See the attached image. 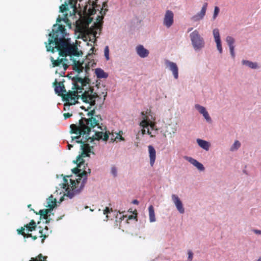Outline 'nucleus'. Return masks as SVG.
Returning <instances> with one entry per match:
<instances>
[{"mask_svg": "<svg viewBox=\"0 0 261 261\" xmlns=\"http://www.w3.org/2000/svg\"><path fill=\"white\" fill-rule=\"evenodd\" d=\"M28 238H32L34 240H35L37 239L38 237L36 236H33L32 234V237H28Z\"/></svg>", "mask_w": 261, "mask_h": 261, "instance_id": "obj_45", "label": "nucleus"}, {"mask_svg": "<svg viewBox=\"0 0 261 261\" xmlns=\"http://www.w3.org/2000/svg\"><path fill=\"white\" fill-rule=\"evenodd\" d=\"M176 126L174 124H169L165 126L164 129V135L165 137L168 136L170 137L176 132Z\"/></svg>", "mask_w": 261, "mask_h": 261, "instance_id": "obj_12", "label": "nucleus"}, {"mask_svg": "<svg viewBox=\"0 0 261 261\" xmlns=\"http://www.w3.org/2000/svg\"><path fill=\"white\" fill-rule=\"evenodd\" d=\"M97 1L93 2L91 3L90 0H88V3L89 5V8L88 5L86 4L85 5H83V4L80 3L79 4V11L78 14L80 17L77 21H76V27L78 28H85L88 27L89 24L92 21V18L90 17V16L96 13L97 10L99 11V8H100V5H97ZM80 3L82 2V0H79Z\"/></svg>", "mask_w": 261, "mask_h": 261, "instance_id": "obj_4", "label": "nucleus"}, {"mask_svg": "<svg viewBox=\"0 0 261 261\" xmlns=\"http://www.w3.org/2000/svg\"><path fill=\"white\" fill-rule=\"evenodd\" d=\"M230 54L233 58L235 57V54H234V47H231L229 48Z\"/></svg>", "mask_w": 261, "mask_h": 261, "instance_id": "obj_39", "label": "nucleus"}, {"mask_svg": "<svg viewBox=\"0 0 261 261\" xmlns=\"http://www.w3.org/2000/svg\"><path fill=\"white\" fill-rule=\"evenodd\" d=\"M186 159L188 162L196 167L199 170L203 171L204 170L203 165L195 159L191 157H186Z\"/></svg>", "mask_w": 261, "mask_h": 261, "instance_id": "obj_15", "label": "nucleus"}, {"mask_svg": "<svg viewBox=\"0 0 261 261\" xmlns=\"http://www.w3.org/2000/svg\"><path fill=\"white\" fill-rule=\"evenodd\" d=\"M133 203L134 204H138V201L137 200H134L133 201Z\"/></svg>", "mask_w": 261, "mask_h": 261, "instance_id": "obj_48", "label": "nucleus"}, {"mask_svg": "<svg viewBox=\"0 0 261 261\" xmlns=\"http://www.w3.org/2000/svg\"><path fill=\"white\" fill-rule=\"evenodd\" d=\"M174 14L171 10L166 11L163 20V24L167 28H169L174 22Z\"/></svg>", "mask_w": 261, "mask_h": 261, "instance_id": "obj_7", "label": "nucleus"}, {"mask_svg": "<svg viewBox=\"0 0 261 261\" xmlns=\"http://www.w3.org/2000/svg\"><path fill=\"white\" fill-rule=\"evenodd\" d=\"M95 73L97 76V77L99 79H105L108 76V73H106L101 68H96L95 70Z\"/></svg>", "mask_w": 261, "mask_h": 261, "instance_id": "obj_19", "label": "nucleus"}, {"mask_svg": "<svg viewBox=\"0 0 261 261\" xmlns=\"http://www.w3.org/2000/svg\"><path fill=\"white\" fill-rule=\"evenodd\" d=\"M141 131L142 135H144L146 133V129H145V128H143Z\"/></svg>", "mask_w": 261, "mask_h": 261, "instance_id": "obj_46", "label": "nucleus"}, {"mask_svg": "<svg viewBox=\"0 0 261 261\" xmlns=\"http://www.w3.org/2000/svg\"><path fill=\"white\" fill-rule=\"evenodd\" d=\"M105 56L107 60H109V48L108 46H106L104 50Z\"/></svg>", "mask_w": 261, "mask_h": 261, "instance_id": "obj_35", "label": "nucleus"}, {"mask_svg": "<svg viewBox=\"0 0 261 261\" xmlns=\"http://www.w3.org/2000/svg\"><path fill=\"white\" fill-rule=\"evenodd\" d=\"M24 229L26 228L27 230L29 231H33L37 228V224L34 220H31L29 224H27L23 226Z\"/></svg>", "mask_w": 261, "mask_h": 261, "instance_id": "obj_17", "label": "nucleus"}, {"mask_svg": "<svg viewBox=\"0 0 261 261\" xmlns=\"http://www.w3.org/2000/svg\"><path fill=\"white\" fill-rule=\"evenodd\" d=\"M202 115L208 122H211V118L207 111H206L204 113L202 114Z\"/></svg>", "mask_w": 261, "mask_h": 261, "instance_id": "obj_36", "label": "nucleus"}, {"mask_svg": "<svg viewBox=\"0 0 261 261\" xmlns=\"http://www.w3.org/2000/svg\"><path fill=\"white\" fill-rule=\"evenodd\" d=\"M88 118L82 117L79 120V124H72L70 125V133L76 135L72 137V141L75 140V143L81 144L82 152L77 156L74 162L77 167L73 168V173L77 174L79 178L76 180L70 179V188L66 189L67 196L72 198L75 195L79 194L84 188L87 181V177H81L83 171V166L84 164L83 158L89 156V153L91 152L93 146H90L86 142H92L94 140H99L102 139L104 141L108 140V134L103 131L106 127L99 125V122L102 120L100 115H95L94 110L87 113Z\"/></svg>", "mask_w": 261, "mask_h": 261, "instance_id": "obj_1", "label": "nucleus"}, {"mask_svg": "<svg viewBox=\"0 0 261 261\" xmlns=\"http://www.w3.org/2000/svg\"><path fill=\"white\" fill-rule=\"evenodd\" d=\"M47 256H43L41 253L35 257H31L29 261H47Z\"/></svg>", "mask_w": 261, "mask_h": 261, "instance_id": "obj_25", "label": "nucleus"}, {"mask_svg": "<svg viewBox=\"0 0 261 261\" xmlns=\"http://www.w3.org/2000/svg\"><path fill=\"white\" fill-rule=\"evenodd\" d=\"M165 64L172 72L174 77L175 79H177L178 77V68L176 63L166 60L165 61Z\"/></svg>", "mask_w": 261, "mask_h": 261, "instance_id": "obj_9", "label": "nucleus"}, {"mask_svg": "<svg viewBox=\"0 0 261 261\" xmlns=\"http://www.w3.org/2000/svg\"><path fill=\"white\" fill-rule=\"evenodd\" d=\"M148 148L150 160V164L151 167H153L156 159V151L152 145H149L148 146Z\"/></svg>", "mask_w": 261, "mask_h": 261, "instance_id": "obj_13", "label": "nucleus"}, {"mask_svg": "<svg viewBox=\"0 0 261 261\" xmlns=\"http://www.w3.org/2000/svg\"><path fill=\"white\" fill-rule=\"evenodd\" d=\"M192 30V28L189 29V30H188V31H189H189H191Z\"/></svg>", "mask_w": 261, "mask_h": 261, "instance_id": "obj_53", "label": "nucleus"}, {"mask_svg": "<svg viewBox=\"0 0 261 261\" xmlns=\"http://www.w3.org/2000/svg\"><path fill=\"white\" fill-rule=\"evenodd\" d=\"M136 51L137 54L141 58H145L149 55L148 50L145 49L142 45H139L136 47Z\"/></svg>", "mask_w": 261, "mask_h": 261, "instance_id": "obj_14", "label": "nucleus"}, {"mask_svg": "<svg viewBox=\"0 0 261 261\" xmlns=\"http://www.w3.org/2000/svg\"><path fill=\"white\" fill-rule=\"evenodd\" d=\"M111 174L113 175L114 177H116L117 175V170L115 166H113L111 168Z\"/></svg>", "mask_w": 261, "mask_h": 261, "instance_id": "obj_37", "label": "nucleus"}, {"mask_svg": "<svg viewBox=\"0 0 261 261\" xmlns=\"http://www.w3.org/2000/svg\"><path fill=\"white\" fill-rule=\"evenodd\" d=\"M192 44L195 50L201 49L204 46L203 38L200 35L197 30H195L190 35Z\"/></svg>", "mask_w": 261, "mask_h": 261, "instance_id": "obj_5", "label": "nucleus"}, {"mask_svg": "<svg viewBox=\"0 0 261 261\" xmlns=\"http://www.w3.org/2000/svg\"><path fill=\"white\" fill-rule=\"evenodd\" d=\"M31 206V204H29V205H28V207H30V206Z\"/></svg>", "mask_w": 261, "mask_h": 261, "instance_id": "obj_54", "label": "nucleus"}, {"mask_svg": "<svg viewBox=\"0 0 261 261\" xmlns=\"http://www.w3.org/2000/svg\"><path fill=\"white\" fill-rule=\"evenodd\" d=\"M195 107L201 114L204 113L206 111L205 108L204 107L199 105H196Z\"/></svg>", "mask_w": 261, "mask_h": 261, "instance_id": "obj_32", "label": "nucleus"}, {"mask_svg": "<svg viewBox=\"0 0 261 261\" xmlns=\"http://www.w3.org/2000/svg\"><path fill=\"white\" fill-rule=\"evenodd\" d=\"M67 14H65L64 15V17L63 18H61L60 16H59L57 19V24L60 25L59 23H60L62 21H64L67 25L71 26V23L67 17Z\"/></svg>", "mask_w": 261, "mask_h": 261, "instance_id": "obj_23", "label": "nucleus"}, {"mask_svg": "<svg viewBox=\"0 0 261 261\" xmlns=\"http://www.w3.org/2000/svg\"><path fill=\"white\" fill-rule=\"evenodd\" d=\"M89 80L88 79H83L81 77L76 76L72 79L73 81V89L76 91H70L67 92L65 86L63 82H57L56 80L54 83L55 91L58 95L62 96L63 100L68 102L69 105H75L77 103V100L81 97L82 100L85 103L89 104V106L86 108L84 106H82V109L88 111V113L92 110L89 111L92 106L95 105L96 98L98 97L97 94L94 92L93 88H89L87 91H85L81 96L79 95L77 93L83 92L84 87L87 85V81ZM95 109H93V110Z\"/></svg>", "mask_w": 261, "mask_h": 261, "instance_id": "obj_3", "label": "nucleus"}, {"mask_svg": "<svg viewBox=\"0 0 261 261\" xmlns=\"http://www.w3.org/2000/svg\"><path fill=\"white\" fill-rule=\"evenodd\" d=\"M197 142L200 147L205 150H208L210 147V144L209 142L200 139H197Z\"/></svg>", "mask_w": 261, "mask_h": 261, "instance_id": "obj_16", "label": "nucleus"}, {"mask_svg": "<svg viewBox=\"0 0 261 261\" xmlns=\"http://www.w3.org/2000/svg\"><path fill=\"white\" fill-rule=\"evenodd\" d=\"M149 221L153 222L155 221V216L154 211V207L152 205H150L148 207Z\"/></svg>", "mask_w": 261, "mask_h": 261, "instance_id": "obj_22", "label": "nucleus"}, {"mask_svg": "<svg viewBox=\"0 0 261 261\" xmlns=\"http://www.w3.org/2000/svg\"><path fill=\"white\" fill-rule=\"evenodd\" d=\"M215 42L216 43L218 51H219V53L220 54H221L222 53V45H221V39L216 40Z\"/></svg>", "mask_w": 261, "mask_h": 261, "instance_id": "obj_34", "label": "nucleus"}, {"mask_svg": "<svg viewBox=\"0 0 261 261\" xmlns=\"http://www.w3.org/2000/svg\"><path fill=\"white\" fill-rule=\"evenodd\" d=\"M24 227H21L19 229H17V231L18 234L22 235L24 238H28V237H32L31 233H26L24 232Z\"/></svg>", "mask_w": 261, "mask_h": 261, "instance_id": "obj_26", "label": "nucleus"}, {"mask_svg": "<svg viewBox=\"0 0 261 261\" xmlns=\"http://www.w3.org/2000/svg\"><path fill=\"white\" fill-rule=\"evenodd\" d=\"M45 229H48V228L47 226H45Z\"/></svg>", "mask_w": 261, "mask_h": 261, "instance_id": "obj_56", "label": "nucleus"}, {"mask_svg": "<svg viewBox=\"0 0 261 261\" xmlns=\"http://www.w3.org/2000/svg\"><path fill=\"white\" fill-rule=\"evenodd\" d=\"M132 217V216H129V219H130Z\"/></svg>", "mask_w": 261, "mask_h": 261, "instance_id": "obj_55", "label": "nucleus"}, {"mask_svg": "<svg viewBox=\"0 0 261 261\" xmlns=\"http://www.w3.org/2000/svg\"><path fill=\"white\" fill-rule=\"evenodd\" d=\"M122 131H119L118 133H115V136L114 134H112L111 137V140L112 141H124V138L122 136Z\"/></svg>", "mask_w": 261, "mask_h": 261, "instance_id": "obj_18", "label": "nucleus"}, {"mask_svg": "<svg viewBox=\"0 0 261 261\" xmlns=\"http://www.w3.org/2000/svg\"><path fill=\"white\" fill-rule=\"evenodd\" d=\"M39 234H40V235L39 236V237L42 238V239L41 240V242L43 243L45 239L47 237V236L45 234H43V230L42 229H40L39 230Z\"/></svg>", "mask_w": 261, "mask_h": 261, "instance_id": "obj_38", "label": "nucleus"}, {"mask_svg": "<svg viewBox=\"0 0 261 261\" xmlns=\"http://www.w3.org/2000/svg\"><path fill=\"white\" fill-rule=\"evenodd\" d=\"M52 210L50 208L43 209L39 211L38 213H36V214H39L41 217H42L43 219L47 220L48 218V215L51 212Z\"/></svg>", "mask_w": 261, "mask_h": 261, "instance_id": "obj_21", "label": "nucleus"}, {"mask_svg": "<svg viewBox=\"0 0 261 261\" xmlns=\"http://www.w3.org/2000/svg\"><path fill=\"white\" fill-rule=\"evenodd\" d=\"M64 180L65 181V186H66V184L68 185V180L66 179L65 178H64Z\"/></svg>", "mask_w": 261, "mask_h": 261, "instance_id": "obj_47", "label": "nucleus"}, {"mask_svg": "<svg viewBox=\"0 0 261 261\" xmlns=\"http://www.w3.org/2000/svg\"><path fill=\"white\" fill-rule=\"evenodd\" d=\"M254 231L256 234H261V230H254Z\"/></svg>", "mask_w": 261, "mask_h": 261, "instance_id": "obj_44", "label": "nucleus"}, {"mask_svg": "<svg viewBox=\"0 0 261 261\" xmlns=\"http://www.w3.org/2000/svg\"><path fill=\"white\" fill-rule=\"evenodd\" d=\"M111 210H110L109 207H106V208L103 211V214L105 215L108 214L110 213Z\"/></svg>", "mask_w": 261, "mask_h": 261, "instance_id": "obj_41", "label": "nucleus"}, {"mask_svg": "<svg viewBox=\"0 0 261 261\" xmlns=\"http://www.w3.org/2000/svg\"><path fill=\"white\" fill-rule=\"evenodd\" d=\"M213 35L215 38V41L220 40V34H219V31L218 29H215L213 30Z\"/></svg>", "mask_w": 261, "mask_h": 261, "instance_id": "obj_31", "label": "nucleus"}, {"mask_svg": "<svg viewBox=\"0 0 261 261\" xmlns=\"http://www.w3.org/2000/svg\"><path fill=\"white\" fill-rule=\"evenodd\" d=\"M77 0H68V3L66 2L64 4H62L60 7V12L63 13L65 11L69 10L68 5H69L70 7L72 9V12H70L71 15H75L76 12H79V9L77 10L76 8V4Z\"/></svg>", "mask_w": 261, "mask_h": 261, "instance_id": "obj_6", "label": "nucleus"}, {"mask_svg": "<svg viewBox=\"0 0 261 261\" xmlns=\"http://www.w3.org/2000/svg\"><path fill=\"white\" fill-rule=\"evenodd\" d=\"M207 5V3H204L203 4L201 11L196 15L193 16L191 17V20L194 21H198L202 19L205 15Z\"/></svg>", "mask_w": 261, "mask_h": 261, "instance_id": "obj_8", "label": "nucleus"}, {"mask_svg": "<svg viewBox=\"0 0 261 261\" xmlns=\"http://www.w3.org/2000/svg\"><path fill=\"white\" fill-rule=\"evenodd\" d=\"M147 133L151 137H154L155 136V134H153L152 132L148 128L147 129Z\"/></svg>", "mask_w": 261, "mask_h": 261, "instance_id": "obj_42", "label": "nucleus"}, {"mask_svg": "<svg viewBox=\"0 0 261 261\" xmlns=\"http://www.w3.org/2000/svg\"><path fill=\"white\" fill-rule=\"evenodd\" d=\"M50 219H48L47 218V220H46V223H49V221H50Z\"/></svg>", "mask_w": 261, "mask_h": 261, "instance_id": "obj_50", "label": "nucleus"}, {"mask_svg": "<svg viewBox=\"0 0 261 261\" xmlns=\"http://www.w3.org/2000/svg\"><path fill=\"white\" fill-rule=\"evenodd\" d=\"M220 12V9L218 6H215L214 8V14L213 16V19L215 20L218 16Z\"/></svg>", "mask_w": 261, "mask_h": 261, "instance_id": "obj_33", "label": "nucleus"}, {"mask_svg": "<svg viewBox=\"0 0 261 261\" xmlns=\"http://www.w3.org/2000/svg\"><path fill=\"white\" fill-rule=\"evenodd\" d=\"M107 10H108L107 9H103V7L100 8V13L101 14V16H98L97 18V20L98 21V25H100V21L102 19L103 15H105L106 12Z\"/></svg>", "mask_w": 261, "mask_h": 261, "instance_id": "obj_28", "label": "nucleus"}, {"mask_svg": "<svg viewBox=\"0 0 261 261\" xmlns=\"http://www.w3.org/2000/svg\"><path fill=\"white\" fill-rule=\"evenodd\" d=\"M241 146V143L239 141H236L232 145V146L230 148L231 151H234L236 150H237Z\"/></svg>", "mask_w": 261, "mask_h": 261, "instance_id": "obj_30", "label": "nucleus"}, {"mask_svg": "<svg viewBox=\"0 0 261 261\" xmlns=\"http://www.w3.org/2000/svg\"><path fill=\"white\" fill-rule=\"evenodd\" d=\"M66 35V29L64 25L54 24L52 31L49 34L48 43H45L47 51L54 53L55 48H56L60 56L66 57L69 56L70 60L72 62L73 69L80 73L83 72L84 69L83 62L72 59V56L79 57L80 53L77 46L70 44L69 39L65 38ZM50 60L53 67L62 66L64 71L67 70L70 63L68 59L66 58L61 59L58 58L57 60H55L51 57Z\"/></svg>", "mask_w": 261, "mask_h": 261, "instance_id": "obj_2", "label": "nucleus"}, {"mask_svg": "<svg viewBox=\"0 0 261 261\" xmlns=\"http://www.w3.org/2000/svg\"><path fill=\"white\" fill-rule=\"evenodd\" d=\"M73 147V146H72V145H71V144H68V149H69V150H70V149H71V147Z\"/></svg>", "mask_w": 261, "mask_h": 261, "instance_id": "obj_49", "label": "nucleus"}, {"mask_svg": "<svg viewBox=\"0 0 261 261\" xmlns=\"http://www.w3.org/2000/svg\"><path fill=\"white\" fill-rule=\"evenodd\" d=\"M226 41L227 44L228 45L229 48L231 47H234L233 45L234 43V39L233 37L231 36H227L226 38Z\"/></svg>", "mask_w": 261, "mask_h": 261, "instance_id": "obj_27", "label": "nucleus"}, {"mask_svg": "<svg viewBox=\"0 0 261 261\" xmlns=\"http://www.w3.org/2000/svg\"><path fill=\"white\" fill-rule=\"evenodd\" d=\"M91 170L89 168H88L87 169V168L85 167V166H83V171L82 172V173L81 174V177H87V175L88 173H90Z\"/></svg>", "mask_w": 261, "mask_h": 261, "instance_id": "obj_29", "label": "nucleus"}, {"mask_svg": "<svg viewBox=\"0 0 261 261\" xmlns=\"http://www.w3.org/2000/svg\"><path fill=\"white\" fill-rule=\"evenodd\" d=\"M142 114L144 115V117L143 120L140 122V126H141L143 128H146L148 127V126H150V128L152 130L155 129V130H156L157 129L155 128L156 126L155 123L154 122L148 120L147 116L146 115H145L143 112H142Z\"/></svg>", "mask_w": 261, "mask_h": 261, "instance_id": "obj_11", "label": "nucleus"}, {"mask_svg": "<svg viewBox=\"0 0 261 261\" xmlns=\"http://www.w3.org/2000/svg\"><path fill=\"white\" fill-rule=\"evenodd\" d=\"M242 62L244 65L247 66L252 69H256L258 67L257 64L255 62L245 60H243Z\"/></svg>", "mask_w": 261, "mask_h": 261, "instance_id": "obj_24", "label": "nucleus"}, {"mask_svg": "<svg viewBox=\"0 0 261 261\" xmlns=\"http://www.w3.org/2000/svg\"><path fill=\"white\" fill-rule=\"evenodd\" d=\"M63 115H64V118L65 119H66L67 118H70L72 116V114L69 113H64Z\"/></svg>", "mask_w": 261, "mask_h": 261, "instance_id": "obj_40", "label": "nucleus"}, {"mask_svg": "<svg viewBox=\"0 0 261 261\" xmlns=\"http://www.w3.org/2000/svg\"><path fill=\"white\" fill-rule=\"evenodd\" d=\"M106 6H107V3L103 2V7H105Z\"/></svg>", "mask_w": 261, "mask_h": 261, "instance_id": "obj_51", "label": "nucleus"}, {"mask_svg": "<svg viewBox=\"0 0 261 261\" xmlns=\"http://www.w3.org/2000/svg\"><path fill=\"white\" fill-rule=\"evenodd\" d=\"M172 200L175 204L178 211L181 214H184L185 213V208H184L183 204L178 196L175 194H172Z\"/></svg>", "mask_w": 261, "mask_h": 261, "instance_id": "obj_10", "label": "nucleus"}, {"mask_svg": "<svg viewBox=\"0 0 261 261\" xmlns=\"http://www.w3.org/2000/svg\"><path fill=\"white\" fill-rule=\"evenodd\" d=\"M192 258H193V253L192 252L189 251L188 252V259L190 260H192Z\"/></svg>", "mask_w": 261, "mask_h": 261, "instance_id": "obj_43", "label": "nucleus"}, {"mask_svg": "<svg viewBox=\"0 0 261 261\" xmlns=\"http://www.w3.org/2000/svg\"><path fill=\"white\" fill-rule=\"evenodd\" d=\"M257 261H261V257L259 258L257 260Z\"/></svg>", "mask_w": 261, "mask_h": 261, "instance_id": "obj_52", "label": "nucleus"}, {"mask_svg": "<svg viewBox=\"0 0 261 261\" xmlns=\"http://www.w3.org/2000/svg\"><path fill=\"white\" fill-rule=\"evenodd\" d=\"M47 203L48 205L46 207L50 208L51 210H53L55 206L56 205V199L54 198L53 196L51 195L47 199Z\"/></svg>", "mask_w": 261, "mask_h": 261, "instance_id": "obj_20", "label": "nucleus"}]
</instances>
